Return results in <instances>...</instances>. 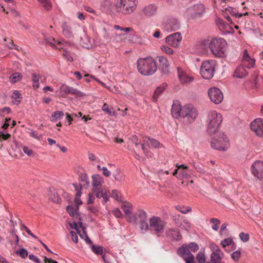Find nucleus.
<instances>
[{"instance_id": "38", "label": "nucleus", "mask_w": 263, "mask_h": 263, "mask_svg": "<svg viewBox=\"0 0 263 263\" xmlns=\"http://www.w3.org/2000/svg\"><path fill=\"white\" fill-rule=\"evenodd\" d=\"M15 254L19 255L22 258H25L28 255V252L26 249L22 248L19 250L16 251Z\"/></svg>"}, {"instance_id": "15", "label": "nucleus", "mask_w": 263, "mask_h": 263, "mask_svg": "<svg viewBox=\"0 0 263 263\" xmlns=\"http://www.w3.org/2000/svg\"><path fill=\"white\" fill-rule=\"evenodd\" d=\"M251 172L258 179L263 178V162L256 161L251 166Z\"/></svg>"}, {"instance_id": "29", "label": "nucleus", "mask_w": 263, "mask_h": 263, "mask_svg": "<svg viewBox=\"0 0 263 263\" xmlns=\"http://www.w3.org/2000/svg\"><path fill=\"white\" fill-rule=\"evenodd\" d=\"M22 78V75L21 73L15 72L10 76L9 80L11 83H15L18 81H21Z\"/></svg>"}, {"instance_id": "20", "label": "nucleus", "mask_w": 263, "mask_h": 263, "mask_svg": "<svg viewBox=\"0 0 263 263\" xmlns=\"http://www.w3.org/2000/svg\"><path fill=\"white\" fill-rule=\"evenodd\" d=\"M158 59L160 63L159 69L163 74H167L169 72V64L167 59L163 56H159Z\"/></svg>"}, {"instance_id": "42", "label": "nucleus", "mask_w": 263, "mask_h": 263, "mask_svg": "<svg viewBox=\"0 0 263 263\" xmlns=\"http://www.w3.org/2000/svg\"><path fill=\"white\" fill-rule=\"evenodd\" d=\"M146 139L149 141L151 145L155 148H158L160 147V143L156 139L147 137Z\"/></svg>"}, {"instance_id": "11", "label": "nucleus", "mask_w": 263, "mask_h": 263, "mask_svg": "<svg viewBox=\"0 0 263 263\" xmlns=\"http://www.w3.org/2000/svg\"><path fill=\"white\" fill-rule=\"evenodd\" d=\"M208 94L211 101L216 104L220 103L223 100V93L218 88H210L208 91Z\"/></svg>"}, {"instance_id": "61", "label": "nucleus", "mask_w": 263, "mask_h": 263, "mask_svg": "<svg viewBox=\"0 0 263 263\" xmlns=\"http://www.w3.org/2000/svg\"><path fill=\"white\" fill-rule=\"evenodd\" d=\"M29 258L35 263H41V260L33 254H30L29 255Z\"/></svg>"}, {"instance_id": "37", "label": "nucleus", "mask_w": 263, "mask_h": 263, "mask_svg": "<svg viewBox=\"0 0 263 263\" xmlns=\"http://www.w3.org/2000/svg\"><path fill=\"white\" fill-rule=\"evenodd\" d=\"M241 253L240 251L237 250L231 254L232 259L235 262H238L240 258Z\"/></svg>"}, {"instance_id": "16", "label": "nucleus", "mask_w": 263, "mask_h": 263, "mask_svg": "<svg viewBox=\"0 0 263 263\" xmlns=\"http://www.w3.org/2000/svg\"><path fill=\"white\" fill-rule=\"evenodd\" d=\"M60 90L61 92L64 93L65 95H76V97H79L85 96V94L83 92L72 87L68 86L66 84L62 85L60 87Z\"/></svg>"}, {"instance_id": "4", "label": "nucleus", "mask_w": 263, "mask_h": 263, "mask_svg": "<svg viewBox=\"0 0 263 263\" xmlns=\"http://www.w3.org/2000/svg\"><path fill=\"white\" fill-rule=\"evenodd\" d=\"M116 11L125 15H129L136 10L137 0H115Z\"/></svg>"}, {"instance_id": "41", "label": "nucleus", "mask_w": 263, "mask_h": 263, "mask_svg": "<svg viewBox=\"0 0 263 263\" xmlns=\"http://www.w3.org/2000/svg\"><path fill=\"white\" fill-rule=\"evenodd\" d=\"M122 209L124 211L126 215L128 216V217L130 215H133L132 214V208L130 205L127 204H123L122 205Z\"/></svg>"}, {"instance_id": "39", "label": "nucleus", "mask_w": 263, "mask_h": 263, "mask_svg": "<svg viewBox=\"0 0 263 263\" xmlns=\"http://www.w3.org/2000/svg\"><path fill=\"white\" fill-rule=\"evenodd\" d=\"M196 259L199 263H205V257L204 252H199L196 256Z\"/></svg>"}, {"instance_id": "18", "label": "nucleus", "mask_w": 263, "mask_h": 263, "mask_svg": "<svg viewBox=\"0 0 263 263\" xmlns=\"http://www.w3.org/2000/svg\"><path fill=\"white\" fill-rule=\"evenodd\" d=\"M178 76L180 83L187 85L194 81V78L189 76L184 71L178 68Z\"/></svg>"}, {"instance_id": "63", "label": "nucleus", "mask_w": 263, "mask_h": 263, "mask_svg": "<svg viewBox=\"0 0 263 263\" xmlns=\"http://www.w3.org/2000/svg\"><path fill=\"white\" fill-rule=\"evenodd\" d=\"M71 236V239L74 243L78 242V237L77 234L73 231H70V232Z\"/></svg>"}, {"instance_id": "54", "label": "nucleus", "mask_w": 263, "mask_h": 263, "mask_svg": "<svg viewBox=\"0 0 263 263\" xmlns=\"http://www.w3.org/2000/svg\"><path fill=\"white\" fill-rule=\"evenodd\" d=\"M63 55L68 61L72 62L73 60V59L70 53L67 51L64 50L63 53Z\"/></svg>"}, {"instance_id": "59", "label": "nucleus", "mask_w": 263, "mask_h": 263, "mask_svg": "<svg viewBox=\"0 0 263 263\" xmlns=\"http://www.w3.org/2000/svg\"><path fill=\"white\" fill-rule=\"evenodd\" d=\"M194 166L195 168L198 172H200V173H205V171H204V168H203L202 166H201L199 164H198L194 163Z\"/></svg>"}, {"instance_id": "12", "label": "nucleus", "mask_w": 263, "mask_h": 263, "mask_svg": "<svg viewBox=\"0 0 263 263\" xmlns=\"http://www.w3.org/2000/svg\"><path fill=\"white\" fill-rule=\"evenodd\" d=\"M251 130L255 133L256 136L263 137V119L257 118L254 120L250 123Z\"/></svg>"}, {"instance_id": "34", "label": "nucleus", "mask_w": 263, "mask_h": 263, "mask_svg": "<svg viewBox=\"0 0 263 263\" xmlns=\"http://www.w3.org/2000/svg\"><path fill=\"white\" fill-rule=\"evenodd\" d=\"M92 191L96 194L97 198H102L105 195V191L102 187L95 188Z\"/></svg>"}, {"instance_id": "31", "label": "nucleus", "mask_w": 263, "mask_h": 263, "mask_svg": "<svg viewBox=\"0 0 263 263\" xmlns=\"http://www.w3.org/2000/svg\"><path fill=\"white\" fill-rule=\"evenodd\" d=\"M91 249L96 255H103L104 253L103 247L98 245H91Z\"/></svg>"}, {"instance_id": "3", "label": "nucleus", "mask_w": 263, "mask_h": 263, "mask_svg": "<svg viewBox=\"0 0 263 263\" xmlns=\"http://www.w3.org/2000/svg\"><path fill=\"white\" fill-rule=\"evenodd\" d=\"M128 221L135 224H139L142 233H145L149 230L148 215L143 210H139L133 215L129 216Z\"/></svg>"}, {"instance_id": "58", "label": "nucleus", "mask_w": 263, "mask_h": 263, "mask_svg": "<svg viewBox=\"0 0 263 263\" xmlns=\"http://www.w3.org/2000/svg\"><path fill=\"white\" fill-rule=\"evenodd\" d=\"M130 140L136 146H138L140 144V142L139 141L137 136H133L130 138Z\"/></svg>"}, {"instance_id": "48", "label": "nucleus", "mask_w": 263, "mask_h": 263, "mask_svg": "<svg viewBox=\"0 0 263 263\" xmlns=\"http://www.w3.org/2000/svg\"><path fill=\"white\" fill-rule=\"evenodd\" d=\"M79 179L81 182H85L87 185H88V178L85 173H81L79 175Z\"/></svg>"}, {"instance_id": "7", "label": "nucleus", "mask_w": 263, "mask_h": 263, "mask_svg": "<svg viewBox=\"0 0 263 263\" xmlns=\"http://www.w3.org/2000/svg\"><path fill=\"white\" fill-rule=\"evenodd\" d=\"M229 141L228 137L222 133H218L211 142V147L218 151H226L229 147Z\"/></svg>"}, {"instance_id": "46", "label": "nucleus", "mask_w": 263, "mask_h": 263, "mask_svg": "<svg viewBox=\"0 0 263 263\" xmlns=\"http://www.w3.org/2000/svg\"><path fill=\"white\" fill-rule=\"evenodd\" d=\"M161 49L163 52L168 54H172L174 52L173 49L166 45H162Z\"/></svg>"}, {"instance_id": "62", "label": "nucleus", "mask_w": 263, "mask_h": 263, "mask_svg": "<svg viewBox=\"0 0 263 263\" xmlns=\"http://www.w3.org/2000/svg\"><path fill=\"white\" fill-rule=\"evenodd\" d=\"M183 222H184V224H183V225L180 224V226L181 228L184 229L185 230H188L191 228V224L188 221L184 220Z\"/></svg>"}, {"instance_id": "25", "label": "nucleus", "mask_w": 263, "mask_h": 263, "mask_svg": "<svg viewBox=\"0 0 263 263\" xmlns=\"http://www.w3.org/2000/svg\"><path fill=\"white\" fill-rule=\"evenodd\" d=\"M62 28L63 30V34L66 37L69 39L73 37L71 27L66 22L62 23Z\"/></svg>"}, {"instance_id": "8", "label": "nucleus", "mask_w": 263, "mask_h": 263, "mask_svg": "<svg viewBox=\"0 0 263 263\" xmlns=\"http://www.w3.org/2000/svg\"><path fill=\"white\" fill-rule=\"evenodd\" d=\"M149 230L154 231L156 234L162 233L166 224L160 217L155 216L149 219Z\"/></svg>"}, {"instance_id": "5", "label": "nucleus", "mask_w": 263, "mask_h": 263, "mask_svg": "<svg viewBox=\"0 0 263 263\" xmlns=\"http://www.w3.org/2000/svg\"><path fill=\"white\" fill-rule=\"evenodd\" d=\"M222 121V116L215 110L210 111L208 116L207 130L210 134L218 132L219 127Z\"/></svg>"}, {"instance_id": "45", "label": "nucleus", "mask_w": 263, "mask_h": 263, "mask_svg": "<svg viewBox=\"0 0 263 263\" xmlns=\"http://www.w3.org/2000/svg\"><path fill=\"white\" fill-rule=\"evenodd\" d=\"M173 233L172 234V237L174 240H180L181 239V234L178 230L173 231Z\"/></svg>"}, {"instance_id": "33", "label": "nucleus", "mask_w": 263, "mask_h": 263, "mask_svg": "<svg viewBox=\"0 0 263 263\" xmlns=\"http://www.w3.org/2000/svg\"><path fill=\"white\" fill-rule=\"evenodd\" d=\"M37 1L47 10H49L52 7L50 0H37Z\"/></svg>"}, {"instance_id": "28", "label": "nucleus", "mask_w": 263, "mask_h": 263, "mask_svg": "<svg viewBox=\"0 0 263 263\" xmlns=\"http://www.w3.org/2000/svg\"><path fill=\"white\" fill-rule=\"evenodd\" d=\"M67 212L71 216H74L75 215H78L79 207L73 206L72 205H68L66 208Z\"/></svg>"}, {"instance_id": "36", "label": "nucleus", "mask_w": 263, "mask_h": 263, "mask_svg": "<svg viewBox=\"0 0 263 263\" xmlns=\"http://www.w3.org/2000/svg\"><path fill=\"white\" fill-rule=\"evenodd\" d=\"M210 222L213 224L212 226V229L215 231H217L219 229V224L220 223V221L215 218H212L210 219Z\"/></svg>"}, {"instance_id": "52", "label": "nucleus", "mask_w": 263, "mask_h": 263, "mask_svg": "<svg viewBox=\"0 0 263 263\" xmlns=\"http://www.w3.org/2000/svg\"><path fill=\"white\" fill-rule=\"evenodd\" d=\"M239 237L243 242H247L249 239V234L243 232H241L239 234Z\"/></svg>"}, {"instance_id": "44", "label": "nucleus", "mask_w": 263, "mask_h": 263, "mask_svg": "<svg viewBox=\"0 0 263 263\" xmlns=\"http://www.w3.org/2000/svg\"><path fill=\"white\" fill-rule=\"evenodd\" d=\"M46 42L49 44L51 46H55L56 48H57V46L55 45L56 44L58 45L61 44V42H58L55 40V39L53 37H49L45 39Z\"/></svg>"}, {"instance_id": "64", "label": "nucleus", "mask_w": 263, "mask_h": 263, "mask_svg": "<svg viewBox=\"0 0 263 263\" xmlns=\"http://www.w3.org/2000/svg\"><path fill=\"white\" fill-rule=\"evenodd\" d=\"M113 213L115 215V216L117 218L121 217L122 214L121 212V211L119 210V209L116 208L113 210Z\"/></svg>"}, {"instance_id": "30", "label": "nucleus", "mask_w": 263, "mask_h": 263, "mask_svg": "<svg viewBox=\"0 0 263 263\" xmlns=\"http://www.w3.org/2000/svg\"><path fill=\"white\" fill-rule=\"evenodd\" d=\"M63 116L64 112L62 111H54L51 115L50 120L52 122H55L57 120L60 119Z\"/></svg>"}, {"instance_id": "32", "label": "nucleus", "mask_w": 263, "mask_h": 263, "mask_svg": "<svg viewBox=\"0 0 263 263\" xmlns=\"http://www.w3.org/2000/svg\"><path fill=\"white\" fill-rule=\"evenodd\" d=\"M167 86V84L166 83H164L158 87L155 91L154 97L157 98L162 92L164 91Z\"/></svg>"}, {"instance_id": "60", "label": "nucleus", "mask_w": 263, "mask_h": 263, "mask_svg": "<svg viewBox=\"0 0 263 263\" xmlns=\"http://www.w3.org/2000/svg\"><path fill=\"white\" fill-rule=\"evenodd\" d=\"M111 196L117 201L121 200V197L118 195V191L117 190H112L111 192Z\"/></svg>"}, {"instance_id": "23", "label": "nucleus", "mask_w": 263, "mask_h": 263, "mask_svg": "<svg viewBox=\"0 0 263 263\" xmlns=\"http://www.w3.org/2000/svg\"><path fill=\"white\" fill-rule=\"evenodd\" d=\"M92 189L101 187V185L103 183V178L99 175H93L92 176Z\"/></svg>"}, {"instance_id": "35", "label": "nucleus", "mask_w": 263, "mask_h": 263, "mask_svg": "<svg viewBox=\"0 0 263 263\" xmlns=\"http://www.w3.org/2000/svg\"><path fill=\"white\" fill-rule=\"evenodd\" d=\"M226 10L229 13L235 16L236 18H239L242 16V14H239L237 10L233 7H229Z\"/></svg>"}, {"instance_id": "13", "label": "nucleus", "mask_w": 263, "mask_h": 263, "mask_svg": "<svg viewBox=\"0 0 263 263\" xmlns=\"http://www.w3.org/2000/svg\"><path fill=\"white\" fill-rule=\"evenodd\" d=\"M204 11V6L201 4H197L189 9V15L192 19L199 18L202 17Z\"/></svg>"}, {"instance_id": "40", "label": "nucleus", "mask_w": 263, "mask_h": 263, "mask_svg": "<svg viewBox=\"0 0 263 263\" xmlns=\"http://www.w3.org/2000/svg\"><path fill=\"white\" fill-rule=\"evenodd\" d=\"M187 247L189 248L191 251L193 252H196L199 249V246L198 244L195 242H190L189 243Z\"/></svg>"}, {"instance_id": "53", "label": "nucleus", "mask_w": 263, "mask_h": 263, "mask_svg": "<svg viewBox=\"0 0 263 263\" xmlns=\"http://www.w3.org/2000/svg\"><path fill=\"white\" fill-rule=\"evenodd\" d=\"M11 237L15 239V246H17L19 242V237L16 234V231L14 228H13L11 231Z\"/></svg>"}, {"instance_id": "49", "label": "nucleus", "mask_w": 263, "mask_h": 263, "mask_svg": "<svg viewBox=\"0 0 263 263\" xmlns=\"http://www.w3.org/2000/svg\"><path fill=\"white\" fill-rule=\"evenodd\" d=\"M233 242V239L231 238H226L221 241V245L223 248L229 246Z\"/></svg>"}, {"instance_id": "22", "label": "nucleus", "mask_w": 263, "mask_h": 263, "mask_svg": "<svg viewBox=\"0 0 263 263\" xmlns=\"http://www.w3.org/2000/svg\"><path fill=\"white\" fill-rule=\"evenodd\" d=\"M157 11V7L154 5L145 6L142 10L143 14L147 17H151L155 15Z\"/></svg>"}, {"instance_id": "43", "label": "nucleus", "mask_w": 263, "mask_h": 263, "mask_svg": "<svg viewBox=\"0 0 263 263\" xmlns=\"http://www.w3.org/2000/svg\"><path fill=\"white\" fill-rule=\"evenodd\" d=\"M69 226L71 229H75L77 231V233L79 234L80 237L81 238H83V234L81 233L80 230L79 229L78 223L76 222H73V223H69Z\"/></svg>"}, {"instance_id": "51", "label": "nucleus", "mask_w": 263, "mask_h": 263, "mask_svg": "<svg viewBox=\"0 0 263 263\" xmlns=\"http://www.w3.org/2000/svg\"><path fill=\"white\" fill-rule=\"evenodd\" d=\"M82 234H83V239H84V240L85 241L86 243H87L88 245H90L91 246L93 245H92V242L89 239V237L88 236V235H87V234L86 233V231H85V229H83V233Z\"/></svg>"}, {"instance_id": "55", "label": "nucleus", "mask_w": 263, "mask_h": 263, "mask_svg": "<svg viewBox=\"0 0 263 263\" xmlns=\"http://www.w3.org/2000/svg\"><path fill=\"white\" fill-rule=\"evenodd\" d=\"M23 151L24 153L28 156H31L33 154V151L32 149H29L27 146H24L23 148Z\"/></svg>"}, {"instance_id": "1", "label": "nucleus", "mask_w": 263, "mask_h": 263, "mask_svg": "<svg viewBox=\"0 0 263 263\" xmlns=\"http://www.w3.org/2000/svg\"><path fill=\"white\" fill-rule=\"evenodd\" d=\"M255 63V60L252 59L246 50L243 52L242 64L238 66L235 69L233 77L236 79H243L248 74L247 69L253 67Z\"/></svg>"}, {"instance_id": "9", "label": "nucleus", "mask_w": 263, "mask_h": 263, "mask_svg": "<svg viewBox=\"0 0 263 263\" xmlns=\"http://www.w3.org/2000/svg\"><path fill=\"white\" fill-rule=\"evenodd\" d=\"M200 72L201 76L205 79H210L213 78L215 72L214 62L209 61L203 62L200 67Z\"/></svg>"}, {"instance_id": "57", "label": "nucleus", "mask_w": 263, "mask_h": 263, "mask_svg": "<svg viewBox=\"0 0 263 263\" xmlns=\"http://www.w3.org/2000/svg\"><path fill=\"white\" fill-rule=\"evenodd\" d=\"M30 135L32 137L34 138L35 139H38V140H40L42 138L41 135H39L37 132L33 130L32 129L30 130Z\"/></svg>"}, {"instance_id": "56", "label": "nucleus", "mask_w": 263, "mask_h": 263, "mask_svg": "<svg viewBox=\"0 0 263 263\" xmlns=\"http://www.w3.org/2000/svg\"><path fill=\"white\" fill-rule=\"evenodd\" d=\"M228 226V224L227 223H223L220 228V235H223V233H227L228 231L227 229Z\"/></svg>"}, {"instance_id": "19", "label": "nucleus", "mask_w": 263, "mask_h": 263, "mask_svg": "<svg viewBox=\"0 0 263 263\" xmlns=\"http://www.w3.org/2000/svg\"><path fill=\"white\" fill-rule=\"evenodd\" d=\"M183 110V106L182 107L180 104V102L177 101L174 102L172 106L171 112L173 117L175 118L178 119L180 117L182 118V112Z\"/></svg>"}, {"instance_id": "14", "label": "nucleus", "mask_w": 263, "mask_h": 263, "mask_svg": "<svg viewBox=\"0 0 263 263\" xmlns=\"http://www.w3.org/2000/svg\"><path fill=\"white\" fill-rule=\"evenodd\" d=\"M182 40V35L180 32H175L167 36L165 42L173 47H177Z\"/></svg>"}, {"instance_id": "21", "label": "nucleus", "mask_w": 263, "mask_h": 263, "mask_svg": "<svg viewBox=\"0 0 263 263\" xmlns=\"http://www.w3.org/2000/svg\"><path fill=\"white\" fill-rule=\"evenodd\" d=\"M166 27L168 30L174 31L179 29L180 24L177 19L172 18L167 21L166 24Z\"/></svg>"}, {"instance_id": "24", "label": "nucleus", "mask_w": 263, "mask_h": 263, "mask_svg": "<svg viewBox=\"0 0 263 263\" xmlns=\"http://www.w3.org/2000/svg\"><path fill=\"white\" fill-rule=\"evenodd\" d=\"M73 185L75 187L76 191H77V194L74 197V202L76 203V206H78V207H79L80 205L82 204V202L80 199V197L82 194L81 185L79 186L77 184H73Z\"/></svg>"}, {"instance_id": "47", "label": "nucleus", "mask_w": 263, "mask_h": 263, "mask_svg": "<svg viewBox=\"0 0 263 263\" xmlns=\"http://www.w3.org/2000/svg\"><path fill=\"white\" fill-rule=\"evenodd\" d=\"M209 247L212 253L221 252L219 247L214 243H210Z\"/></svg>"}, {"instance_id": "10", "label": "nucleus", "mask_w": 263, "mask_h": 263, "mask_svg": "<svg viewBox=\"0 0 263 263\" xmlns=\"http://www.w3.org/2000/svg\"><path fill=\"white\" fill-rule=\"evenodd\" d=\"M198 116L196 108L191 104H187L183 106L182 118H186L189 123L193 122Z\"/></svg>"}, {"instance_id": "26", "label": "nucleus", "mask_w": 263, "mask_h": 263, "mask_svg": "<svg viewBox=\"0 0 263 263\" xmlns=\"http://www.w3.org/2000/svg\"><path fill=\"white\" fill-rule=\"evenodd\" d=\"M223 255L222 252L212 253L211 255V261L212 263H221V260Z\"/></svg>"}, {"instance_id": "6", "label": "nucleus", "mask_w": 263, "mask_h": 263, "mask_svg": "<svg viewBox=\"0 0 263 263\" xmlns=\"http://www.w3.org/2000/svg\"><path fill=\"white\" fill-rule=\"evenodd\" d=\"M226 44V41L224 39H214L210 43L209 48L215 57H224L225 56L224 47Z\"/></svg>"}, {"instance_id": "27", "label": "nucleus", "mask_w": 263, "mask_h": 263, "mask_svg": "<svg viewBox=\"0 0 263 263\" xmlns=\"http://www.w3.org/2000/svg\"><path fill=\"white\" fill-rule=\"evenodd\" d=\"M40 79L41 76L39 74L34 72L31 74V80L33 82L32 86L35 89H37L39 87V81Z\"/></svg>"}, {"instance_id": "50", "label": "nucleus", "mask_w": 263, "mask_h": 263, "mask_svg": "<svg viewBox=\"0 0 263 263\" xmlns=\"http://www.w3.org/2000/svg\"><path fill=\"white\" fill-rule=\"evenodd\" d=\"M179 211L181 212L183 214H186L189 212L191 211V208L190 206H187V208L182 207L180 206H177L176 208Z\"/></svg>"}, {"instance_id": "2", "label": "nucleus", "mask_w": 263, "mask_h": 263, "mask_svg": "<svg viewBox=\"0 0 263 263\" xmlns=\"http://www.w3.org/2000/svg\"><path fill=\"white\" fill-rule=\"evenodd\" d=\"M137 64L138 71L145 76H152L157 70V63L152 57L139 58Z\"/></svg>"}, {"instance_id": "17", "label": "nucleus", "mask_w": 263, "mask_h": 263, "mask_svg": "<svg viewBox=\"0 0 263 263\" xmlns=\"http://www.w3.org/2000/svg\"><path fill=\"white\" fill-rule=\"evenodd\" d=\"M177 254L181 257L183 260L185 258H189L194 256L191 253V250L187 248V245L183 244L180 248L177 250Z\"/></svg>"}]
</instances>
